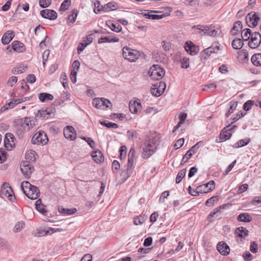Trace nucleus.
I'll return each instance as SVG.
<instances>
[{
  "label": "nucleus",
  "mask_w": 261,
  "mask_h": 261,
  "mask_svg": "<svg viewBox=\"0 0 261 261\" xmlns=\"http://www.w3.org/2000/svg\"><path fill=\"white\" fill-rule=\"evenodd\" d=\"M34 125L35 123L33 120L31 118L25 117L15 121L14 129L16 134L19 137H21L25 132L29 131Z\"/></svg>",
  "instance_id": "f257e3e1"
},
{
  "label": "nucleus",
  "mask_w": 261,
  "mask_h": 261,
  "mask_svg": "<svg viewBox=\"0 0 261 261\" xmlns=\"http://www.w3.org/2000/svg\"><path fill=\"white\" fill-rule=\"evenodd\" d=\"M158 139L153 137L146 140L142 145V157L147 159L156 151L158 145Z\"/></svg>",
  "instance_id": "f03ea898"
},
{
  "label": "nucleus",
  "mask_w": 261,
  "mask_h": 261,
  "mask_svg": "<svg viewBox=\"0 0 261 261\" xmlns=\"http://www.w3.org/2000/svg\"><path fill=\"white\" fill-rule=\"evenodd\" d=\"M23 193L30 199H36L40 195L39 189L33 185H32L27 181L22 182L21 185Z\"/></svg>",
  "instance_id": "7ed1b4c3"
},
{
  "label": "nucleus",
  "mask_w": 261,
  "mask_h": 261,
  "mask_svg": "<svg viewBox=\"0 0 261 261\" xmlns=\"http://www.w3.org/2000/svg\"><path fill=\"white\" fill-rule=\"evenodd\" d=\"M136 151L134 148H130L128 154V162L126 169L122 172V175L126 178L129 177L133 172L136 162Z\"/></svg>",
  "instance_id": "20e7f679"
},
{
  "label": "nucleus",
  "mask_w": 261,
  "mask_h": 261,
  "mask_svg": "<svg viewBox=\"0 0 261 261\" xmlns=\"http://www.w3.org/2000/svg\"><path fill=\"white\" fill-rule=\"evenodd\" d=\"M122 55L125 60L130 62H134L139 59L141 53L137 50L124 46L122 49Z\"/></svg>",
  "instance_id": "39448f33"
},
{
  "label": "nucleus",
  "mask_w": 261,
  "mask_h": 261,
  "mask_svg": "<svg viewBox=\"0 0 261 261\" xmlns=\"http://www.w3.org/2000/svg\"><path fill=\"white\" fill-rule=\"evenodd\" d=\"M165 74L164 69L159 65H152L148 71L150 77L154 80L161 79L165 75Z\"/></svg>",
  "instance_id": "423d86ee"
},
{
  "label": "nucleus",
  "mask_w": 261,
  "mask_h": 261,
  "mask_svg": "<svg viewBox=\"0 0 261 261\" xmlns=\"http://www.w3.org/2000/svg\"><path fill=\"white\" fill-rule=\"evenodd\" d=\"M31 142L34 144L45 145L48 142V138L45 132L40 130L33 136Z\"/></svg>",
  "instance_id": "0eeeda50"
},
{
  "label": "nucleus",
  "mask_w": 261,
  "mask_h": 261,
  "mask_svg": "<svg viewBox=\"0 0 261 261\" xmlns=\"http://www.w3.org/2000/svg\"><path fill=\"white\" fill-rule=\"evenodd\" d=\"M93 106L97 108L105 110L112 106L111 101L105 98H95L92 100Z\"/></svg>",
  "instance_id": "6e6552de"
},
{
  "label": "nucleus",
  "mask_w": 261,
  "mask_h": 261,
  "mask_svg": "<svg viewBox=\"0 0 261 261\" xmlns=\"http://www.w3.org/2000/svg\"><path fill=\"white\" fill-rule=\"evenodd\" d=\"M2 195H5L8 199L14 202L15 200V196L14 192L8 182H4L2 186Z\"/></svg>",
  "instance_id": "1a4fd4ad"
},
{
  "label": "nucleus",
  "mask_w": 261,
  "mask_h": 261,
  "mask_svg": "<svg viewBox=\"0 0 261 261\" xmlns=\"http://www.w3.org/2000/svg\"><path fill=\"white\" fill-rule=\"evenodd\" d=\"M168 10V12H166L165 13H162L161 14H150L151 13H159V11H153V10H150L148 13H145L144 14V16L146 18L152 19V20H159L162 19L164 18L166 16H168L170 15V13L171 11V9L170 8H167ZM160 13H161V12H160Z\"/></svg>",
  "instance_id": "9d476101"
},
{
  "label": "nucleus",
  "mask_w": 261,
  "mask_h": 261,
  "mask_svg": "<svg viewBox=\"0 0 261 261\" xmlns=\"http://www.w3.org/2000/svg\"><path fill=\"white\" fill-rule=\"evenodd\" d=\"M261 42V35L257 32L252 33L251 36V41L248 42L249 46L251 48H256Z\"/></svg>",
  "instance_id": "9b49d317"
},
{
  "label": "nucleus",
  "mask_w": 261,
  "mask_h": 261,
  "mask_svg": "<svg viewBox=\"0 0 261 261\" xmlns=\"http://www.w3.org/2000/svg\"><path fill=\"white\" fill-rule=\"evenodd\" d=\"M259 18L255 12H251L246 17V21L249 27L253 28L257 25Z\"/></svg>",
  "instance_id": "f8f14e48"
},
{
  "label": "nucleus",
  "mask_w": 261,
  "mask_h": 261,
  "mask_svg": "<svg viewBox=\"0 0 261 261\" xmlns=\"http://www.w3.org/2000/svg\"><path fill=\"white\" fill-rule=\"evenodd\" d=\"M196 27L197 30L203 32L204 35L212 37L217 36L218 35V31L215 29H213L210 26L198 25Z\"/></svg>",
  "instance_id": "ddd939ff"
},
{
  "label": "nucleus",
  "mask_w": 261,
  "mask_h": 261,
  "mask_svg": "<svg viewBox=\"0 0 261 261\" xmlns=\"http://www.w3.org/2000/svg\"><path fill=\"white\" fill-rule=\"evenodd\" d=\"M20 167L22 174L26 178H29L34 170L33 167L28 162L25 161L21 163Z\"/></svg>",
  "instance_id": "4468645a"
},
{
  "label": "nucleus",
  "mask_w": 261,
  "mask_h": 261,
  "mask_svg": "<svg viewBox=\"0 0 261 261\" xmlns=\"http://www.w3.org/2000/svg\"><path fill=\"white\" fill-rule=\"evenodd\" d=\"M200 142H198L194 145H193L185 154L184 156L181 164H184L186 163L190 158L197 152L198 149L199 148V144Z\"/></svg>",
  "instance_id": "2eb2a0df"
},
{
  "label": "nucleus",
  "mask_w": 261,
  "mask_h": 261,
  "mask_svg": "<svg viewBox=\"0 0 261 261\" xmlns=\"http://www.w3.org/2000/svg\"><path fill=\"white\" fill-rule=\"evenodd\" d=\"M55 112V108L51 107L47 108L45 110H39L37 112L36 116L41 119H47L51 114H54Z\"/></svg>",
  "instance_id": "dca6fc26"
},
{
  "label": "nucleus",
  "mask_w": 261,
  "mask_h": 261,
  "mask_svg": "<svg viewBox=\"0 0 261 261\" xmlns=\"http://www.w3.org/2000/svg\"><path fill=\"white\" fill-rule=\"evenodd\" d=\"M64 135L66 139L74 140L76 138V133L73 127L68 125L64 129Z\"/></svg>",
  "instance_id": "f3484780"
},
{
  "label": "nucleus",
  "mask_w": 261,
  "mask_h": 261,
  "mask_svg": "<svg viewBox=\"0 0 261 261\" xmlns=\"http://www.w3.org/2000/svg\"><path fill=\"white\" fill-rule=\"evenodd\" d=\"M41 16L46 19L49 20H55L57 18V13L53 10L44 9L40 11Z\"/></svg>",
  "instance_id": "a211bd4d"
},
{
  "label": "nucleus",
  "mask_w": 261,
  "mask_h": 261,
  "mask_svg": "<svg viewBox=\"0 0 261 261\" xmlns=\"http://www.w3.org/2000/svg\"><path fill=\"white\" fill-rule=\"evenodd\" d=\"M185 48L187 53L192 56L196 55L199 50V47L194 45L191 41H187L186 43Z\"/></svg>",
  "instance_id": "6ab92c4d"
},
{
  "label": "nucleus",
  "mask_w": 261,
  "mask_h": 261,
  "mask_svg": "<svg viewBox=\"0 0 261 261\" xmlns=\"http://www.w3.org/2000/svg\"><path fill=\"white\" fill-rule=\"evenodd\" d=\"M229 126L224 127L221 132L219 137V142H224L227 140H228L231 137V133L230 131L233 129V127H236V125H234L232 127L227 129Z\"/></svg>",
  "instance_id": "aec40b11"
},
{
  "label": "nucleus",
  "mask_w": 261,
  "mask_h": 261,
  "mask_svg": "<svg viewBox=\"0 0 261 261\" xmlns=\"http://www.w3.org/2000/svg\"><path fill=\"white\" fill-rule=\"evenodd\" d=\"M215 187V182L213 180L210 181L206 184H203L198 187V191L201 192V193H206L210 191H212Z\"/></svg>",
  "instance_id": "412c9836"
},
{
  "label": "nucleus",
  "mask_w": 261,
  "mask_h": 261,
  "mask_svg": "<svg viewBox=\"0 0 261 261\" xmlns=\"http://www.w3.org/2000/svg\"><path fill=\"white\" fill-rule=\"evenodd\" d=\"M218 251L223 255H227L229 253L230 248L229 246L224 242H219L217 246Z\"/></svg>",
  "instance_id": "4be33fe9"
},
{
  "label": "nucleus",
  "mask_w": 261,
  "mask_h": 261,
  "mask_svg": "<svg viewBox=\"0 0 261 261\" xmlns=\"http://www.w3.org/2000/svg\"><path fill=\"white\" fill-rule=\"evenodd\" d=\"M154 88H151L150 89V91L151 94L156 97H158L161 95L166 89V84L165 83H161V88L159 89L157 88L158 84H156L154 85Z\"/></svg>",
  "instance_id": "5701e85b"
},
{
  "label": "nucleus",
  "mask_w": 261,
  "mask_h": 261,
  "mask_svg": "<svg viewBox=\"0 0 261 261\" xmlns=\"http://www.w3.org/2000/svg\"><path fill=\"white\" fill-rule=\"evenodd\" d=\"M220 49V47L218 45H212L211 46L207 47L204 49L201 52V55L202 57L204 55H206L208 57L210 56L213 53H217V51Z\"/></svg>",
  "instance_id": "b1692460"
},
{
  "label": "nucleus",
  "mask_w": 261,
  "mask_h": 261,
  "mask_svg": "<svg viewBox=\"0 0 261 261\" xmlns=\"http://www.w3.org/2000/svg\"><path fill=\"white\" fill-rule=\"evenodd\" d=\"M14 36V33L13 31H8L6 32L3 36L2 38V43L7 45L10 43Z\"/></svg>",
  "instance_id": "393cba45"
},
{
  "label": "nucleus",
  "mask_w": 261,
  "mask_h": 261,
  "mask_svg": "<svg viewBox=\"0 0 261 261\" xmlns=\"http://www.w3.org/2000/svg\"><path fill=\"white\" fill-rule=\"evenodd\" d=\"M93 160L96 163H101L104 161V157L101 151L97 150L93 151L91 154Z\"/></svg>",
  "instance_id": "a878e982"
},
{
  "label": "nucleus",
  "mask_w": 261,
  "mask_h": 261,
  "mask_svg": "<svg viewBox=\"0 0 261 261\" xmlns=\"http://www.w3.org/2000/svg\"><path fill=\"white\" fill-rule=\"evenodd\" d=\"M227 206V204H223L220 206L215 208L207 216V220L210 222L212 221V218L215 216H217V214L221 213V210H223Z\"/></svg>",
  "instance_id": "bb28decb"
},
{
  "label": "nucleus",
  "mask_w": 261,
  "mask_h": 261,
  "mask_svg": "<svg viewBox=\"0 0 261 261\" xmlns=\"http://www.w3.org/2000/svg\"><path fill=\"white\" fill-rule=\"evenodd\" d=\"M129 108L130 112L132 113H137L138 111H141L142 109V106L140 102L134 101L133 103L130 102L129 105Z\"/></svg>",
  "instance_id": "cd10ccee"
},
{
  "label": "nucleus",
  "mask_w": 261,
  "mask_h": 261,
  "mask_svg": "<svg viewBox=\"0 0 261 261\" xmlns=\"http://www.w3.org/2000/svg\"><path fill=\"white\" fill-rule=\"evenodd\" d=\"M12 47L13 49L17 52H23L24 50L23 43L18 41H14L12 43Z\"/></svg>",
  "instance_id": "c85d7f7f"
},
{
  "label": "nucleus",
  "mask_w": 261,
  "mask_h": 261,
  "mask_svg": "<svg viewBox=\"0 0 261 261\" xmlns=\"http://www.w3.org/2000/svg\"><path fill=\"white\" fill-rule=\"evenodd\" d=\"M78 11L76 9H73L72 11L71 14H70L68 16L67 23L69 26H71L73 24L76 19L77 16Z\"/></svg>",
  "instance_id": "c756f323"
},
{
  "label": "nucleus",
  "mask_w": 261,
  "mask_h": 261,
  "mask_svg": "<svg viewBox=\"0 0 261 261\" xmlns=\"http://www.w3.org/2000/svg\"><path fill=\"white\" fill-rule=\"evenodd\" d=\"M235 233L237 237L243 238L248 235V230L244 227H239L236 229Z\"/></svg>",
  "instance_id": "7c9ffc66"
},
{
  "label": "nucleus",
  "mask_w": 261,
  "mask_h": 261,
  "mask_svg": "<svg viewBox=\"0 0 261 261\" xmlns=\"http://www.w3.org/2000/svg\"><path fill=\"white\" fill-rule=\"evenodd\" d=\"M39 100L42 102H46L48 100H52L54 99V96L51 94L46 93H41L38 96Z\"/></svg>",
  "instance_id": "2f4dec72"
},
{
  "label": "nucleus",
  "mask_w": 261,
  "mask_h": 261,
  "mask_svg": "<svg viewBox=\"0 0 261 261\" xmlns=\"http://www.w3.org/2000/svg\"><path fill=\"white\" fill-rule=\"evenodd\" d=\"M243 27L242 23L240 21H238L236 22L234 24L233 28L231 30V33L232 35H236L237 34L238 32L241 30Z\"/></svg>",
  "instance_id": "473e14b6"
},
{
  "label": "nucleus",
  "mask_w": 261,
  "mask_h": 261,
  "mask_svg": "<svg viewBox=\"0 0 261 261\" xmlns=\"http://www.w3.org/2000/svg\"><path fill=\"white\" fill-rule=\"evenodd\" d=\"M28 99H29V98L27 97L22 98L13 99L10 102L8 103V105L9 106V108H12L15 105L25 101Z\"/></svg>",
  "instance_id": "72a5a7b5"
},
{
  "label": "nucleus",
  "mask_w": 261,
  "mask_h": 261,
  "mask_svg": "<svg viewBox=\"0 0 261 261\" xmlns=\"http://www.w3.org/2000/svg\"><path fill=\"white\" fill-rule=\"evenodd\" d=\"M237 219L239 221L249 222L251 221L252 217L247 213H242L238 216Z\"/></svg>",
  "instance_id": "f704fd0d"
},
{
  "label": "nucleus",
  "mask_w": 261,
  "mask_h": 261,
  "mask_svg": "<svg viewBox=\"0 0 261 261\" xmlns=\"http://www.w3.org/2000/svg\"><path fill=\"white\" fill-rule=\"evenodd\" d=\"M14 136L11 133H7L5 135V138L4 140V144L8 149H10L9 147H12L11 144L9 143L10 142V139L11 140V142H13Z\"/></svg>",
  "instance_id": "c9c22d12"
},
{
  "label": "nucleus",
  "mask_w": 261,
  "mask_h": 261,
  "mask_svg": "<svg viewBox=\"0 0 261 261\" xmlns=\"http://www.w3.org/2000/svg\"><path fill=\"white\" fill-rule=\"evenodd\" d=\"M35 205L36 208L38 212L43 215L46 214L47 212L44 208L45 206L42 204V201L41 199H39L36 201Z\"/></svg>",
  "instance_id": "e433bc0d"
},
{
  "label": "nucleus",
  "mask_w": 261,
  "mask_h": 261,
  "mask_svg": "<svg viewBox=\"0 0 261 261\" xmlns=\"http://www.w3.org/2000/svg\"><path fill=\"white\" fill-rule=\"evenodd\" d=\"M251 60L254 65L261 66V54H257L253 55Z\"/></svg>",
  "instance_id": "4c0bfd02"
},
{
  "label": "nucleus",
  "mask_w": 261,
  "mask_h": 261,
  "mask_svg": "<svg viewBox=\"0 0 261 261\" xmlns=\"http://www.w3.org/2000/svg\"><path fill=\"white\" fill-rule=\"evenodd\" d=\"M119 40V38L117 37L111 38L110 37H103L99 39L98 42V43L103 42H117Z\"/></svg>",
  "instance_id": "58836bf2"
},
{
  "label": "nucleus",
  "mask_w": 261,
  "mask_h": 261,
  "mask_svg": "<svg viewBox=\"0 0 261 261\" xmlns=\"http://www.w3.org/2000/svg\"><path fill=\"white\" fill-rule=\"evenodd\" d=\"M58 210L60 213L67 215L73 214L77 211L75 208H65L63 207H59Z\"/></svg>",
  "instance_id": "ea45409f"
},
{
  "label": "nucleus",
  "mask_w": 261,
  "mask_h": 261,
  "mask_svg": "<svg viewBox=\"0 0 261 261\" xmlns=\"http://www.w3.org/2000/svg\"><path fill=\"white\" fill-rule=\"evenodd\" d=\"M244 45L243 41L239 38L234 39L232 42V46L235 49H241Z\"/></svg>",
  "instance_id": "a19ab883"
},
{
  "label": "nucleus",
  "mask_w": 261,
  "mask_h": 261,
  "mask_svg": "<svg viewBox=\"0 0 261 261\" xmlns=\"http://www.w3.org/2000/svg\"><path fill=\"white\" fill-rule=\"evenodd\" d=\"M36 153L34 150H28L25 153V159L29 162L35 161Z\"/></svg>",
  "instance_id": "79ce46f5"
},
{
  "label": "nucleus",
  "mask_w": 261,
  "mask_h": 261,
  "mask_svg": "<svg viewBox=\"0 0 261 261\" xmlns=\"http://www.w3.org/2000/svg\"><path fill=\"white\" fill-rule=\"evenodd\" d=\"M117 5L116 3L111 2L106 4L103 6V11L105 12H109L111 11L117 9Z\"/></svg>",
  "instance_id": "37998d69"
},
{
  "label": "nucleus",
  "mask_w": 261,
  "mask_h": 261,
  "mask_svg": "<svg viewBox=\"0 0 261 261\" xmlns=\"http://www.w3.org/2000/svg\"><path fill=\"white\" fill-rule=\"evenodd\" d=\"M25 225V222L21 221H18L17 222L14 228H13V232L15 233H17L18 232H20L23 228L24 227Z\"/></svg>",
  "instance_id": "c03bdc74"
},
{
  "label": "nucleus",
  "mask_w": 261,
  "mask_h": 261,
  "mask_svg": "<svg viewBox=\"0 0 261 261\" xmlns=\"http://www.w3.org/2000/svg\"><path fill=\"white\" fill-rule=\"evenodd\" d=\"M252 34L250 29H245L242 32L241 36L244 41H247L251 37Z\"/></svg>",
  "instance_id": "a18cd8bd"
},
{
  "label": "nucleus",
  "mask_w": 261,
  "mask_h": 261,
  "mask_svg": "<svg viewBox=\"0 0 261 261\" xmlns=\"http://www.w3.org/2000/svg\"><path fill=\"white\" fill-rule=\"evenodd\" d=\"M250 141V139L249 138H246L245 139L240 140L233 145V147L239 148L243 147L245 145H247L249 143Z\"/></svg>",
  "instance_id": "49530a36"
},
{
  "label": "nucleus",
  "mask_w": 261,
  "mask_h": 261,
  "mask_svg": "<svg viewBox=\"0 0 261 261\" xmlns=\"http://www.w3.org/2000/svg\"><path fill=\"white\" fill-rule=\"evenodd\" d=\"M187 170L186 169H181L179 172L178 173L175 182L176 184H179L181 181L182 179L185 176L186 174Z\"/></svg>",
  "instance_id": "de8ad7c7"
},
{
  "label": "nucleus",
  "mask_w": 261,
  "mask_h": 261,
  "mask_svg": "<svg viewBox=\"0 0 261 261\" xmlns=\"http://www.w3.org/2000/svg\"><path fill=\"white\" fill-rule=\"evenodd\" d=\"M38 233L39 236L51 234V227L40 228V229H39Z\"/></svg>",
  "instance_id": "09e8293b"
},
{
  "label": "nucleus",
  "mask_w": 261,
  "mask_h": 261,
  "mask_svg": "<svg viewBox=\"0 0 261 261\" xmlns=\"http://www.w3.org/2000/svg\"><path fill=\"white\" fill-rule=\"evenodd\" d=\"M71 2L70 0H65L62 3L60 8V11H65L68 9L69 7L71 6Z\"/></svg>",
  "instance_id": "8fccbe9b"
},
{
  "label": "nucleus",
  "mask_w": 261,
  "mask_h": 261,
  "mask_svg": "<svg viewBox=\"0 0 261 261\" xmlns=\"http://www.w3.org/2000/svg\"><path fill=\"white\" fill-rule=\"evenodd\" d=\"M107 24L111 30L115 32H120L122 30L121 26L119 24H115L113 23H111L110 24Z\"/></svg>",
  "instance_id": "3c124183"
},
{
  "label": "nucleus",
  "mask_w": 261,
  "mask_h": 261,
  "mask_svg": "<svg viewBox=\"0 0 261 261\" xmlns=\"http://www.w3.org/2000/svg\"><path fill=\"white\" fill-rule=\"evenodd\" d=\"M94 11L95 13H98L101 11H103V6L101 5L99 1H96L94 3Z\"/></svg>",
  "instance_id": "603ef678"
},
{
  "label": "nucleus",
  "mask_w": 261,
  "mask_h": 261,
  "mask_svg": "<svg viewBox=\"0 0 261 261\" xmlns=\"http://www.w3.org/2000/svg\"><path fill=\"white\" fill-rule=\"evenodd\" d=\"M189 59L187 57H184L180 60L181 67L188 68L189 67Z\"/></svg>",
  "instance_id": "864d4df0"
},
{
  "label": "nucleus",
  "mask_w": 261,
  "mask_h": 261,
  "mask_svg": "<svg viewBox=\"0 0 261 261\" xmlns=\"http://www.w3.org/2000/svg\"><path fill=\"white\" fill-rule=\"evenodd\" d=\"M145 219L142 216L136 217L134 219V224L138 225L143 224L145 222Z\"/></svg>",
  "instance_id": "5fc2aeb1"
},
{
  "label": "nucleus",
  "mask_w": 261,
  "mask_h": 261,
  "mask_svg": "<svg viewBox=\"0 0 261 261\" xmlns=\"http://www.w3.org/2000/svg\"><path fill=\"white\" fill-rule=\"evenodd\" d=\"M17 82V77L15 76L10 77L7 82V85L9 87H13Z\"/></svg>",
  "instance_id": "6e6d98bb"
},
{
  "label": "nucleus",
  "mask_w": 261,
  "mask_h": 261,
  "mask_svg": "<svg viewBox=\"0 0 261 261\" xmlns=\"http://www.w3.org/2000/svg\"><path fill=\"white\" fill-rule=\"evenodd\" d=\"M51 0H39V4L43 8H47L51 4Z\"/></svg>",
  "instance_id": "4d7b16f0"
},
{
  "label": "nucleus",
  "mask_w": 261,
  "mask_h": 261,
  "mask_svg": "<svg viewBox=\"0 0 261 261\" xmlns=\"http://www.w3.org/2000/svg\"><path fill=\"white\" fill-rule=\"evenodd\" d=\"M101 124L107 127L108 128H117L118 127V125L117 124L113 122L104 121L101 122Z\"/></svg>",
  "instance_id": "13d9d810"
},
{
  "label": "nucleus",
  "mask_w": 261,
  "mask_h": 261,
  "mask_svg": "<svg viewBox=\"0 0 261 261\" xmlns=\"http://www.w3.org/2000/svg\"><path fill=\"white\" fill-rule=\"evenodd\" d=\"M254 105V101L252 100L247 101L243 105V109L244 110L247 111L250 110L252 106Z\"/></svg>",
  "instance_id": "bf43d9fd"
},
{
  "label": "nucleus",
  "mask_w": 261,
  "mask_h": 261,
  "mask_svg": "<svg viewBox=\"0 0 261 261\" xmlns=\"http://www.w3.org/2000/svg\"><path fill=\"white\" fill-rule=\"evenodd\" d=\"M237 106V103L236 102H233L231 105L229 109L226 113V116L227 117H228L229 115L234 112V111L236 109Z\"/></svg>",
  "instance_id": "052dcab7"
},
{
  "label": "nucleus",
  "mask_w": 261,
  "mask_h": 261,
  "mask_svg": "<svg viewBox=\"0 0 261 261\" xmlns=\"http://www.w3.org/2000/svg\"><path fill=\"white\" fill-rule=\"evenodd\" d=\"M127 136L129 140H131L137 137V133L134 130H128L127 132Z\"/></svg>",
  "instance_id": "680f3d73"
},
{
  "label": "nucleus",
  "mask_w": 261,
  "mask_h": 261,
  "mask_svg": "<svg viewBox=\"0 0 261 261\" xmlns=\"http://www.w3.org/2000/svg\"><path fill=\"white\" fill-rule=\"evenodd\" d=\"M80 66V63L79 61L75 60L74 61L72 65V69L71 71H76V72H78L79 68Z\"/></svg>",
  "instance_id": "e2e57ef3"
},
{
  "label": "nucleus",
  "mask_w": 261,
  "mask_h": 261,
  "mask_svg": "<svg viewBox=\"0 0 261 261\" xmlns=\"http://www.w3.org/2000/svg\"><path fill=\"white\" fill-rule=\"evenodd\" d=\"M248 188V185L247 184H244L240 186L237 191V194H241L246 191Z\"/></svg>",
  "instance_id": "0e129e2a"
},
{
  "label": "nucleus",
  "mask_w": 261,
  "mask_h": 261,
  "mask_svg": "<svg viewBox=\"0 0 261 261\" xmlns=\"http://www.w3.org/2000/svg\"><path fill=\"white\" fill-rule=\"evenodd\" d=\"M243 257L244 260L247 261H250L253 258L252 255L249 251L245 252L243 254Z\"/></svg>",
  "instance_id": "69168bd1"
},
{
  "label": "nucleus",
  "mask_w": 261,
  "mask_h": 261,
  "mask_svg": "<svg viewBox=\"0 0 261 261\" xmlns=\"http://www.w3.org/2000/svg\"><path fill=\"white\" fill-rule=\"evenodd\" d=\"M258 250V246L257 243L255 242H252L250 245V251L253 253H255L257 252Z\"/></svg>",
  "instance_id": "338daca9"
},
{
  "label": "nucleus",
  "mask_w": 261,
  "mask_h": 261,
  "mask_svg": "<svg viewBox=\"0 0 261 261\" xmlns=\"http://www.w3.org/2000/svg\"><path fill=\"white\" fill-rule=\"evenodd\" d=\"M252 204L254 205L261 204V196L254 197L252 200Z\"/></svg>",
  "instance_id": "774afa93"
}]
</instances>
